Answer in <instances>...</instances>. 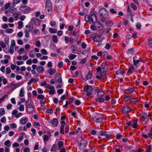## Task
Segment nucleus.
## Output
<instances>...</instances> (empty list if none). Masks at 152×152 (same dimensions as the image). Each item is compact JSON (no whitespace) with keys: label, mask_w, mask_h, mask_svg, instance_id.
<instances>
[{"label":"nucleus","mask_w":152,"mask_h":152,"mask_svg":"<svg viewBox=\"0 0 152 152\" xmlns=\"http://www.w3.org/2000/svg\"><path fill=\"white\" fill-rule=\"evenodd\" d=\"M97 12L93 10L91 12V15H86L85 17V20L88 23H91V22L93 23H96L97 20L96 16Z\"/></svg>","instance_id":"nucleus-1"},{"label":"nucleus","mask_w":152,"mask_h":152,"mask_svg":"<svg viewBox=\"0 0 152 152\" xmlns=\"http://www.w3.org/2000/svg\"><path fill=\"white\" fill-rule=\"evenodd\" d=\"M77 141L78 148L81 150H83L87 147L88 142L81 137L78 138Z\"/></svg>","instance_id":"nucleus-2"},{"label":"nucleus","mask_w":152,"mask_h":152,"mask_svg":"<svg viewBox=\"0 0 152 152\" xmlns=\"http://www.w3.org/2000/svg\"><path fill=\"white\" fill-rule=\"evenodd\" d=\"M108 12L105 8H101L99 12V14L101 17V21L104 22L106 19L107 17L108 16Z\"/></svg>","instance_id":"nucleus-3"},{"label":"nucleus","mask_w":152,"mask_h":152,"mask_svg":"<svg viewBox=\"0 0 152 152\" xmlns=\"http://www.w3.org/2000/svg\"><path fill=\"white\" fill-rule=\"evenodd\" d=\"M93 120L95 122L100 123L103 120V117L102 115L100 113H96L92 117Z\"/></svg>","instance_id":"nucleus-4"},{"label":"nucleus","mask_w":152,"mask_h":152,"mask_svg":"<svg viewBox=\"0 0 152 152\" xmlns=\"http://www.w3.org/2000/svg\"><path fill=\"white\" fill-rule=\"evenodd\" d=\"M94 36L93 37L92 39L94 42H99L102 41L104 39V37H102L101 34L97 35V34H94Z\"/></svg>","instance_id":"nucleus-5"},{"label":"nucleus","mask_w":152,"mask_h":152,"mask_svg":"<svg viewBox=\"0 0 152 152\" xmlns=\"http://www.w3.org/2000/svg\"><path fill=\"white\" fill-rule=\"evenodd\" d=\"M45 9L49 12L52 11V4L50 0H47L46 1Z\"/></svg>","instance_id":"nucleus-6"},{"label":"nucleus","mask_w":152,"mask_h":152,"mask_svg":"<svg viewBox=\"0 0 152 152\" xmlns=\"http://www.w3.org/2000/svg\"><path fill=\"white\" fill-rule=\"evenodd\" d=\"M126 125L130 126H131L134 128H136L137 127V121H131L126 123Z\"/></svg>","instance_id":"nucleus-7"},{"label":"nucleus","mask_w":152,"mask_h":152,"mask_svg":"<svg viewBox=\"0 0 152 152\" xmlns=\"http://www.w3.org/2000/svg\"><path fill=\"white\" fill-rule=\"evenodd\" d=\"M55 80L57 83L61 84L62 83V81L60 74L58 73H56L55 75Z\"/></svg>","instance_id":"nucleus-8"},{"label":"nucleus","mask_w":152,"mask_h":152,"mask_svg":"<svg viewBox=\"0 0 152 152\" xmlns=\"http://www.w3.org/2000/svg\"><path fill=\"white\" fill-rule=\"evenodd\" d=\"M20 10L25 13L29 12L31 10V8L29 7L26 6H21L20 8Z\"/></svg>","instance_id":"nucleus-9"},{"label":"nucleus","mask_w":152,"mask_h":152,"mask_svg":"<svg viewBox=\"0 0 152 152\" xmlns=\"http://www.w3.org/2000/svg\"><path fill=\"white\" fill-rule=\"evenodd\" d=\"M109 132L102 130V129H96L95 130L92 131L91 133H108Z\"/></svg>","instance_id":"nucleus-10"},{"label":"nucleus","mask_w":152,"mask_h":152,"mask_svg":"<svg viewBox=\"0 0 152 152\" xmlns=\"http://www.w3.org/2000/svg\"><path fill=\"white\" fill-rule=\"evenodd\" d=\"M136 56H134L133 58L134 65L137 68H138L140 66V64L139 62L141 61H139V59L136 60Z\"/></svg>","instance_id":"nucleus-11"},{"label":"nucleus","mask_w":152,"mask_h":152,"mask_svg":"<svg viewBox=\"0 0 152 152\" xmlns=\"http://www.w3.org/2000/svg\"><path fill=\"white\" fill-rule=\"evenodd\" d=\"M27 111L30 113H32L35 111L34 107L32 105L26 107Z\"/></svg>","instance_id":"nucleus-12"},{"label":"nucleus","mask_w":152,"mask_h":152,"mask_svg":"<svg viewBox=\"0 0 152 152\" xmlns=\"http://www.w3.org/2000/svg\"><path fill=\"white\" fill-rule=\"evenodd\" d=\"M61 125L60 128V133H64V127L65 125V122L64 121H61Z\"/></svg>","instance_id":"nucleus-13"},{"label":"nucleus","mask_w":152,"mask_h":152,"mask_svg":"<svg viewBox=\"0 0 152 152\" xmlns=\"http://www.w3.org/2000/svg\"><path fill=\"white\" fill-rule=\"evenodd\" d=\"M93 88L91 86L86 85L84 87V90L86 92H90L92 90Z\"/></svg>","instance_id":"nucleus-14"},{"label":"nucleus","mask_w":152,"mask_h":152,"mask_svg":"<svg viewBox=\"0 0 152 152\" xmlns=\"http://www.w3.org/2000/svg\"><path fill=\"white\" fill-rule=\"evenodd\" d=\"M131 110V108L129 107L124 106L122 108V111L124 113H126L129 112Z\"/></svg>","instance_id":"nucleus-15"},{"label":"nucleus","mask_w":152,"mask_h":152,"mask_svg":"<svg viewBox=\"0 0 152 152\" xmlns=\"http://www.w3.org/2000/svg\"><path fill=\"white\" fill-rule=\"evenodd\" d=\"M26 27L28 29L29 32H31L33 28V23L32 22H30L26 26Z\"/></svg>","instance_id":"nucleus-16"},{"label":"nucleus","mask_w":152,"mask_h":152,"mask_svg":"<svg viewBox=\"0 0 152 152\" xmlns=\"http://www.w3.org/2000/svg\"><path fill=\"white\" fill-rule=\"evenodd\" d=\"M52 124L54 127L57 126L58 124V121L57 119L54 118L51 122Z\"/></svg>","instance_id":"nucleus-17"},{"label":"nucleus","mask_w":152,"mask_h":152,"mask_svg":"<svg viewBox=\"0 0 152 152\" xmlns=\"http://www.w3.org/2000/svg\"><path fill=\"white\" fill-rule=\"evenodd\" d=\"M102 68L103 69H104V70L107 71L108 70V66L107 63L106 62L103 63L101 64Z\"/></svg>","instance_id":"nucleus-18"},{"label":"nucleus","mask_w":152,"mask_h":152,"mask_svg":"<svg viewBox=\"0 0 152 152\" xmlns=\"http://www.w3.org/2000/svg\"><path fill=\"white\" fill-rule=\"evenodd\" d=\"M37 71L39 73H42L44 71V68L41 66H39L37 68Z\"/></svg>","instance_id":"nucleus-19"},{"label":"nucleus","mask_w":152,"mask_h":152,"mask_svg":"<svg viewBox=\"0 0 152 152\" xmlns=\"http://www.w3.org/2000/svg\"><path fill=\"white\" fill-rule=\"evenodd\" d=\"M142 136L145 139H147L148 137L152 138V134H142Z\"/></svg>","instance_id":"nucleus-20"},{"label":"nucleus","mask_w":152,"mask_h":152,"mask_svg":"<svg viewBox=\"0 0 152 152\" xmlns=\"http://www.w3.org/2000/svg\"><path fill=\"white\" fill-rule=\"evenodd\" d=\"M134 88H129L127 89H126L125 91L124 92L125 93L127 94H129L131 93H132L134 91Z\"/></svg>","instance_id":"nucleus-21"},{"label":"nucleus","mask_w":152,"mask_h":152,"mask_svg":"<svg viewBox=\"0 0 152 152\" xmlns=\"http://www.w3.org/2000/svg\"><path fill=\"white\" fill-rule=\"evenodd\" d=\"M48 72L50 75H52L56 73V71L55 69L50 68L48 69Z\"/></svg>","instance_id":"nucleus-22"},{"label":"nucleus","mask_w":152,"mask_h":152,"mask_svg":"<svg viewBox=\"0 0 152 152\" xmlns=\"http://www.w3.org/2000/svg\"><path fill=\"white\" fill-rule=\"evenodd\" d=\"M134 48H133L128 49L126 51V53L127 54H134Z\"/></svg>","instance_id":"nucleus-23"},{"label":"nucleus","mask_w":152,"mask_h":152,"mask_svg":"<svg viewBox=\"0 0 152 152\" xmlns=\"http://www.w3.org/2000/svg\"><path fill=\"white\" fill-rule=\"evenodd\" d=\"M99 135L102 136L103 138H106L108 140H109L110 138V135L107 134H100Z\"/></svg>","instance_id":"nucleus-24"},{"label":"nucleus","mask_w":152,"mask_h":152,"mask_svg":"<svg viewBox=\"0 0 152 152\" xmlns=\"http://www.w3.org/2000/svg\"><path fill=\"white\" fill-rule=\"evenodd\" d=\"M4 145L6 146L5 147H7L8 148H10L11 143L10 142V141L9 140H7L4 142Z\"/></svg>","instance_id":"nucleus-25"},{"label":"nucleus","mask_w":152,"mask_h":152,"mask_svg":"<svg viewBox=\"0 0 152 152\" xmlns=\"http://www.w3.org/2000/svg\"><path fill=\"white\" fill-rule=\"evenodd\" d=\"M28 119L27 118H22L20 120V122L22 124H24L27 122Z\"/></svg>","instance_id":"nucleus-26"},{"label":"nucleus","mask_w":152,"mask_h":152,"mask_svg":"<svg viewBox=\"0 0 152 152\" xmlns=\"http://www.w3.org/2000/svg\"><path fill=\"white\" fill-rule=\"evenodd\" d=\"M51 134H47L45 135L43 139L45 141H47L51 136Z\"/></svg>","instance_id":"nucleus-27"},{"label":"nucleus","mask_w":152,"mask_h":152,"mask_svg":"<svg viewBox=\"0 0 152 152\" xmlns=\"http://www.w3.org/2000/svg\"><path fill=\"white\" fill-rule=\"evenodd\" d=\"M105 99L103 97H100L99 98H96L95 99V100L96 102H104Z\"/></svg>","instance_id":"nucleus-28"},{"label":"nucleus","mask_w":152,"mask_h":152,"mask_svg":"<svg viewBox=\"0 0 152 152\" xmlns=\"http://www.w3.org/2000/svg\"><path fill=\"white\" fill-rule=\"evenodd\" d=\"M31 20L34 21L35 24L37 25H38L40 23L39 21V20L37 19V18H36L33 17Z\"/></svg>","instance_id":"nucleus-29"},{"label":"nucleus","mask_w":152,"mask_h":152,"mask_svg":"<svg viewBox=\"0 0 152 152\" xmlns=\"http://www.w3.org/2000/svg\"><path fill=\"white\" fill-rule=\"evenodd\" d=\"M49 32L51 34H55L57 32V30L55 28H50L49 29Z\"/></svg>","instance_id":"nucleus-30"},{"label":"nucleus","mask_w":152,"mask_h":152,"mask_svg":"<svg viewBox=\"0 0 152 152\" xmlns=\"http://www.w3.org/2000/svg\"><path fill=\"white\" fill-rule=\"evenodd\" d=\"M14 7H10L9 9V11L12 13H14L15 12L17 11V9Z\"/></svg>","instance_id":"nucleus-31"},{"label":"nucleus","mask_w":152,"mask_h":152,"mask_svg":"<svg viewBox=\"0 0 152 152\" xmlns=\"http://www.w3.org/2000/svg\"><path fill=\"white\" fill-rule=\"evenodd\" d=\"M75 48H77V47L75 45H72L70 48L72 52L74 54L76 53Z\"/></svg>","instance_id":"nucleus-32"},{"label":"nucleus","mask_w":152,"mask_h":152,"mask_svg":"<svg viewBox=\"0 0 152 152\" xmlns=\"http://www.w3.org/2000/svg\"><path fill=\"white\" fill-rule=\"evenodd\" d=\"M140 115L141 116V118L142 119H144L148 117V114L144 112H142L141 113Z\"/></svg>","instance_id":"nucleus-33"},{"label":"nucleus","mask_w":152,"mask_h":152,"mask_svg":"<svg viewBox=\"0 0 152 152\" xmlns=\"http://www.w3.org/2000/svg\"><path fill=\"white\" fill-rule=\"evenodd\" d=\"M92 73L91 71H89L88 73L86 76L87 80L90 79L92 76Z\"/></svg>","instance_id":"nucleus-34"},{"label":"nucleus","mask_w":152,"mask_h":152,"mask_svg":"<svg viewBox=\"0 0 152 152\" xmlns=\"http://www.w3.org/2000/svg\"><path fill=\"white\" fill-rule=\"evenodd\" d=\"M113 25V23L111 21H107L105 23V25L107 27L112 26Z\"/></svg>","instance_id":"nucleus-35"},{"label":"nucleus","mask_w":152,"mask_h":152,"mask_svg":"<svg viewBox=\"0 0 152 152\" xmlns=\"http://www.w3.org/2000/svg\"><path fill=\"white\" fill-rule=\"evenodd\" d=\"M21 1V0H13V2L12 3V5L13 7L15 6V5L18 4Z\"/></svg>","instance_id":"nucleus-36"},{"label":"nucleus","mask_w":152,"mask_h":152,"mask_svg":"<svg viewBox=\"0 0 152 152\" xmlns=\"http://www.w3.org/2000/svg\"><path fill=\"white\" fill-rule=\"evenodd\" d=\"M57 145L56 144H54L53 145L52 147L50 150L51 151L53 152L55 151L57 149Z\"/></svg>","instance_id":"nucleus-37"},{"label":"nucleus","mask_w":152,"mask_h":152,"mask_svg":"<svg viewBox=\"0 0 152 152\" xmlns=\"http://www.w3.org/2000/svg\"><path fill=\"white\" fill-rule=\"evenodd\" d=\"M52 40L54 43H57L58 41V39L56 35H54L52 37Z\"/></svg>","instance_id":"nucleus-38"},{"label":"nucleus","mask_w":152,"mask_h":152,"mask_svg":"<svg viewBox=\"0 0 152 152\" xmlns=\"http://www.w3.org/2000/svg\"><path fill=\"white\" fill-rule=\"evenodd\" d=\"M105 93L103 91H101L98 92L97 94V96L99 97H102L104 95Z\"/></svg>","instance_id":"nucleus-39"},{"label":"nucleus","mask_w":152,"mask_h":152,"mask_svg":"<svg viewBox=\"0 0 152 152\" xmlns=\"http://www.w3.org/2000/svg\"><path fill=\"white\" fill-rule=\"evenodd\" d=\"M18 29L21 28L23 27V23L22 22L19 21L18 23Z\"/></svg>","instance_id":"nucleus-40"},{"label":"nucleus","mask_w":152,"mask_h":152,"mask_svg":"<svg viewBox=\"0 0 152 152\" xmlns=\"http://www.w3.org/2000/svg\"><path fill=\"white\" fill-rule=\"evenodd\" d=\"M100 75L102 77L103 79H104L106 77V73L105 72H101L100 73Z\"/></svg>","instance_id":"nucleus-41"},{"label":"nucleus","mask_w":152,"mask_h":152,"mask_svg":"<svg viewBox=\"0 0 152 152\" xmlns=\"http://www.w3.org/2000/svg\"><path fill=\"white\" fill-rule=\"evenodd\" d=\"M13 30L12 29L9 28L5 30V32L6 33L10 34L12 33L13 32Z\"/></svg>","instance_id":"nucleus-42"},{"label":"nucleus","mask_w":152,"mask_h":152,"mask_svg":"<svg viewBox=\"0 0 152 152\" xmlns=\"http://www.w3.org/2000/svg\"><path fill=\"white\" fill-rule=\"evenodd\" d=\"M63 144L64 143L63 142L60 141L58 142V144L59 148L58 150H59L62 147Z\"/></svg>","instance_id":"nucleus-43"},{"label":"nucleus","mask_w":152,"mask_h":152,"mask_svg":"<svg viewBox=\"0 0 152 152\" xmlns=\"http://www.w3.org/2000/svg\"><path fill=\"white\" fill-rule=\"evenodd\" d=\"M7 95L6 94H4L0 99V103H1L4 100L5 98L7 96Z\"/></svg>","instance_id":"nucleus-44"},{"label":"nucleus","mask_w":152,"mask_h":152,"mask_svg":"<svg viewBox=\"0 0 152 152\" xmlns=\"http://www.w3.org/2000/svg\"><path fill=\"white\" fill-rule=\"evenodd\" d=\"M24 89L23 88H22L21 89L20 92L19 96L22 97L24 96Z\"/></svg>","instance_id":"nucleus-45"},{"label":"nucleus","mask_w":152,"mask_h":152,"mask_svg":"<svg viewBox=\"0 0 152 152\" xmlns=\"http://www.w3.org/2000/svg\"><path fill=\"white\" fill-rule=\"evenodd\" d=\"M5 111L4 109L3 108L0 109V115L2 116L5 114Z\"/></svg>","instance_id":"nucleus-46"},{"label":"nucleus","mask_w":152,"mask_h":152,"mask_svg":"<svg viewBox=\"0 0 152 152\" xmlns=\"http://www.w3.org/2000/svg\"><path fill=\"white\" fill-rule=\"evenodd\" d=\"M76 55L72 54H71L69 56V59L71 60H73L76 57Z\"/></svg>","instance_id":"nucleus-47"},{"label":"nucleus","mask_w":152,"mask_h":152,"mask_svg":"<svg viewBox=\"0 0 152 152\" xmlns=\"http://www.w3.org/2000/svg\"><path fill=\"white\" fill-rule=\"evenodd\" d=\"M130 102L131 103L135 104L137 102V100L135 98H132L130 99Z\"/></svg>","instance_id":"nucleus-48"},{"label":"nucleus","mask_w":152,"mask_h":152,"mask_svg":"<svg viewBox=\"0 0 152 152\" xmlns=\"http://www.w3.org/2000/svg\"><path fill=\"white\" fill-rule=\"evenodd\" d=\"M131 7L134 10H136L137 9V7L133 3H132L131 4Z\"/></svg>","instance_id":"nucleus-49"},{"label":"nucleus","mask_w":152,"mask_h":152,"mask_svg":"<svg viewBox=\"0 0 152 152\" xmlns=\"http://www.w3.org/2000/svg\"><path fill=\"white\" fill-rule=\"evenodd\" d=\"M23 134L20 135L19 137L17 139V141L18 142H20L23 140Z\"/></svg>","instance_id":"nucleus-50"},{"label":"nucleus","mask_w":152,"mask_h":152,"mask_svg":"<svg viewBox=\"0 0 152 152\" xmlns=\"http://www.w3.org/2000/svg\"><path fill=\"white\" fill-rule=\"evenodd\" d=\"M148 45L151 48L152 47V38L151 39H148Z\"/></svg>","instance_id":"nucleus-51"},{"label":"nucleus","mask_w":152,"mask_h":152,"mask_svg":"<svg viewBox=\"0 0 152 152\" xmlns=\"http://www.w3.org/2000/svg\"><path fill=\"white\" fill-rule=\"evenodd\" d=\"M141 25L140 23H137L136 25V27L138 29H140L141 28Z\"/></svg>","instance_id":"nucleus-52"},{"label":"nucleus","mask_w":152,"mask_h":152,"mask_svg":"<svg viewBox=\"0 0 152 152\" xmlns=\"http://www.w3.org/2000/svg\"><path fill=\"white\" fill-rule=\"evenodd\" d=\"M41 53L44 55L47 54V51L45 49H42L41 50Z\"/></svg>","instance_id":"nucleus-53"},{"label":"nucleus","mask_w":152,"mask_h":152,"mask_svg":"<svg viewBox=\"0 0 152 152\" xmlns=\"http://www.w3.org/2000/svg\"><path fill=\"white\" fill-rule=\"evenodd\" d=\"M10 6V4L9 2H8L4 6V8L5 9H7L9 8V7Z\"/></svg>","instance_id":"nucleus-54"},{"label":"nucleus","mask_w":152,"mask_h":152,"mask_svg":"<svg viewBox=\"0 0 152 152\" xmlns=\"http://www.w3.org/2000/svg\"><path fill=\"white\" fill-rule=\"evenodd\" d=\"M28 31L27 30H26L25 31V37L26 38H28L29 37V34H28Z\"/></svg>","instance_id":"nucleus-55"},{"label":"nucleus","mask_w":152,"mask_h":152,"mask_svg":"<svg viewBox=\"0 0 152 152\" xmlns=\"http://www.w3.org/2000/svg\"><path fill=\"white\" fill-rule=\"evenodd\" d=\"M31 102V101L30 100L28 99L26 102V107L29 105H31V104H30Z\"/></svg>","instance_id":"nucleus-56"},{"label":"nucleus","mask_w":152,"mask_h":152,"mask_svg":"<svg viewBox=\"0 0 152 152\" xmlns=\"http://www.w3.org/2000/svg\"><path fill=\"white\" fill-rule=\"evenodd\" d=\"M11 72V70L10 68L9 67H7L6 69V73L7 74H10Z\"/></svg>","instance_id":"nucleus-57"},{"label":"nucleus","mask_w":152,"mask_h":152,"mask_svg":"<svg viewBox=\"0 0 152 152\" xmlns=\"http://www.w3.org/2000/svg\"><path fill=\"white\" fill-rule=\"evenodd\" d=\"M15 45V41L14 39H12L11 41V45L10 46L14 47Z\"/></svg>","instance_id":"nucleus-58"},{"label":"nucleus","mask_w":152,"mask_h":152,"mask_svg":"<svg viewBox=\"0 0 152 152\" xmlns=\"http://www.w3.org/2000/svg\"><path fill=\"white\" fill-rule=\"evenodd\" d=\"M74 98L73 97H70L69 99V104H70L72 103L74 101Z\"/></svg>","instance_id":"nucleus-59"},{"label":"nucleus","mask_w":152,"mask_h":152,"mask_svg":"<svg viewBox=\"0 0 152 152\" xmlns=\"http://www.w3.org/2000/svg\"><path fill=\"white\" fill-rule=\"evenodd\" d=\"M0 121L2 123H4L6 121V118L5 117H3L1 119Z\"/></svg>","instance_id":"nucleus-60"},{"label":"nucleus","mask_w":152,"mask_h":152,"mask_svg":"<svg viewBox=\"0 0 152 152\" xmlns=\"http://www.w3.org/2000/svg\"><path fill=\"white\" fill-rule=\"evenodd\" d=\"M10 127L12 128H15L17 127V125L15 123H12L10 125Z\"/></svg>","instance_id":"nucleus-61"},{"label":"nucleus","mask_w":152,"mask_h":152,"mask_svg":"<svg viewBox=\"0 0 152 152\" xmlns=\"http://www.w3.org/2000/svg\"><path fill=\"white\" fill-rule=\"evenodd\" d=\"M19 109L20 111H23L24 109V106L22 104L20 105V106Z\"/></svg>","instance_id":"nucleus-62"},{"label":"nucleus","mask_w":152,"mask_h":152,"mask_svg":"<svg viewBox=\"0 0 152 152\" xmlns=\"http://www.w3.org/2000/svg\"><path fill=\"white\" fill-rule=\"evenodd\" d=\"M23 152H30V149L28 147L25 148L23 150Z\"/></svg>","instance_id":"nucleus-63"},{"label":"nucleus","mask_w":152,"mask_h":152,"mask_svg":"<svg viewBox=\"0 0 152 152\" xmlns=\"http://www.w3.org/2000/svg\"><path fill=\"white\" fill-rule=\"evenodd\" d=\"M152 150V148L151 146H148L147 148L146 152H151Z\"/></svg>","instance_id":"nucleus-64"}]
</instances>
